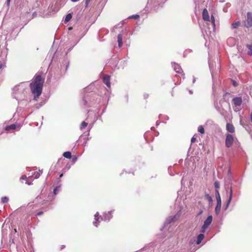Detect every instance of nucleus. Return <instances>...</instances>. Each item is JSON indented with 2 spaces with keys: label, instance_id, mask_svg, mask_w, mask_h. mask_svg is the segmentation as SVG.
Instances as JSON below:
<instances>
[{
  "label": "nucleus",
  "instance_id": "22",
  "mask_svg": "<svg viewBox=\"0 0 252 252\" xmlns=\"http://www.w3.org/2000/svg\"><path fill=\"white\" fill-rule=\"evenodd\" d=\"M94 219L95 220V221H94V225L96 226V227H97V221H98V213H97L95 215H94Z\"/></svg>",
  "mask_w": 252,
  "mask_h": 252
},
{
  "label": "nucleus",
  "instance_id": "31",
  "mask_svg": "<svg viewBox=\"0 0 252 252\" xmlns=\"http://www.w3.org/2000/svg\"><path fill=\"white\" fill-rule=\"evenodd\" d=\"M43 214V212H38L37 214V215L38 216H39V215H41Z\"/></svg>",
  "mask_w": 252,
  "mask_h": 252
},
{
  "label": "nucleus",
  "instance_id": "15",
  "mask_svg": "<svg viewBox=\"0 0 252 252\" xmlns=\"http://www.w3.org/2000/svg\"><path fill=\"white\" fill-rule=\"evenodd\" d=\"M72 16L71 13L67 14L64 20V23H67V22H68L70 20V19L72 18Z\"/></svg>",
  "mask_w": 252,
  "mask_h": 252
},
{
  "label": "nucleus",
  "instance_id": "39",
  "mask_svg": "<svg viewBox=\"0 0 252 252\" xmlns=\"http://www.w3.org/2000/svg\"><path fill=\"white\" fill-rule=\"evenodd\" d=\"M202 211H201L200 212L199 214H202Z\"/></svg>",
  "mask_w": 252,
  "mask_h": 252
},
{
  "label": "nucleus",
  "instance_id": "26",
  "mask_svg": "<svg viewBox=\"0 0 252 252\" xmlns=\"http://www.w3.org/2000/svg\"><path fill=\"white\" fill-rule=\"evenodd\" d=\"M211 21H212V23L213 24V25H214V26H215V17H214V16L213 15H211Z\"/></svg>",
  "mask_w": 252,
  "mask_h": 252
},
{
  "label": "nucleus",
  "instance_id": "6",
  "mask_svg": "<svg viewBox=\"0 0 252 252\" xmlns=\"http://www.w3.org/2000/svg\"><path fill=\"white\" fill-rule=\"evenodd\" d=\"M232 101L235 106H240L242 103V99L241 97H236L233 98Z\"/></svg>",
  "mask_w": 252,
  "mask_h": 252
},
{
  "label": "nucleus",
  "instance_id": "13",
  "mask_svg": "<svg viewBox=\"0 0 252 252\" xmlns=\"http://www.w3.org/2000/svg\"><path fill=\"white\" fill-rule=\"evenodd\" d=\"M204 234H200L199 235H198L197 238L196 244H199L201 242L202 240L204 239Z\"/></svg>",
  "mask_w": 252,
  "mask_h": 252
},
{
  "label": "nucleus",
  "instance_id": "5",
  "mask_svg": "<svg viewBox=\"0 0 252 252\" xmlns=\"http://www.w3.org/2000/svg\"><path fill=\"white\" fill-rule=\"evenodd\" d=\"M226 129L227 131L230 133H233L235 132V128L233 124L230 123H227L226 125Z\"/></svg>",
  "mask_w": 252,
  "mask_h": 252
},
{
  "label": "nucleus",
  "instance_id": "28",
  "mask_svg": "<svg viewBox=\"0 0 252 252\" xmlns=\"http://www.w3.org/2000/svg\"><path fill=\"white\" fill-rule=\"evenodd\" d=\"M139 17V16L138 15H133L131 17H129V18H135V19H137Z\"/></svg>",
  "mask_w": 252,
  "mask_h": 252
},
{
  "label": "nucleus",
  "instance_id": "32",
  "mask_svg": "<svg viewBox=\"0 0 252 252\" xmlns=\"http://www.w3.org/2000/svg\"><path fill=\"white\" fill-rule=\"evenodd\" d=\"M90 0H86V3L88 4L90 1Z\"/></svg>",
  "mask_w": 252,
  "mask_h": 252
},
{
  "label": "nucleus",
  "instance_id": "27",
  "mask_svg": "<svg viewBox=\"0 0 252 252\" xmlns=\"http://www.w3.org/2000/svg\"><path fill=\"white\" fill-rule=\"evenodd\" d=\"M214 186L215 188L219 189L220 188V185L218 182L216 181L214 183Z\"/></svg>",
  "mask_w": 252,
  "mask_h": 252
},
{
  "label": "nucleus",
  "instance_id": "38",
  "mask_svg": "<svg viewBox=\"0 0 252 252\" xmlns=\"http://www.w3.org/2000/svg\"><path fill=\"white\" fill-rule=\"evenodd\" d=\"M10 0H7V3H9L10 2Z\"/></svg>",
  "mask_w": 252,
  "mask_h": 252
},
{
  "label": "nucleus",
  "instance_id": "2",
  "mask_svg": "<svg viewBox=\"0 0 252 252\" xmlns=\"http://www.w3.org/2000/svg\"><path fill=\"white\" fill-rule=\"evenodd\" d=\"M234 142V137L231 134H226L225 136V145L227 148L231 147Z\"/></svg>",
  "mask_w": 252,
  "mask_h": 252
},
{
  "label": "nucleus",
  "instance_id": "10",
  "mask_svg": "<svg viewBox=\"0 0 252 252\" xmlns=\"http://www.w3.org/2000/svg\"><path fill=\"white\" fill-rule=\"evenodd\" d=\"M232 193H233L232 189L231 188H230V195H229V199H228V201L227 202V203L226 204L225 207V210H226L227 209V208L228 207V206L229 205V204H230V202L231 201L232 197Z\"/></svg>",
  "mask_w": 252,
  "mask_h": 252
},
{
  "label": "nucleus",
  "instance_id": "34",
  "mask_svg": "<svg viewBox=\"0 0 252 252\" xmlns=\"http://www.w3.org/2000/svg\"><path fill=\"white\" fill-rule=\"evenodd\" d=\"M233 84V85H234V86H236L237 85H236V83L235 82H234Z\"/></svg>",
  "mask_w": 252,
  "mask_h": 252
},
{
  "label": "nucleus",
  "instance_id": "12",
  "mask_svg": "<svg viewBox=\"0 0 252 252\" xmlns=\"http://www.w3.org/2000/svg\"><path fill=\"white\" fill-rule=\"evenodd\" d=\"M118 42L119 46L121 47L123 45V35L122 34H119L118 35Z\"/></svg>",
  "mask_w": 252,
  "mask_h": 252
},
{
  "label": "nucleus",
  "instance_id": "21",
  "mask_svg": "<svg viewBox=\"0 0 252 252\" xmlns=\"http://www.w3.org/2000/svg\"><path fill=\"white\" fill-rule=\"evenodd\" d=\"M1 201L3 204L7 203L9 201V199L7 197L4 196V197H2L1 198Z\"/></svg>",
  "mask_w": 252,
  "mask_h": 252
},
{
  "label": "nucleus",
  "instance_id": "36",
  "mask_svg": "<svg viewBox=\"0 0 252 252\" xmlns=\"http://www.w3.org/2000/svg\"><path fill=\"white\" fill-rule=\"evenodd\" d=\"M64 247H65V246H63H63H62V247H61V249H63V248H64Z\"/></svg>",
  "mask_w": 252,
  "mask_h": 252
},
{
  "label": "nucleus",
  "instance_id": "25",
  "mask_svg": "<svg viewBox=\"0 0 252 252\" xmlns=\"http://www.w3.org/2000/svg\"><path fill=\"white\" fill-rule=\"evenodd\" d=\"M33 176L35 179H37L40 177V173L38 172H35Z\"/></svg>",
  "mask_w": 252,
  "mask_h": 252
},
{
  "label": "nucleus",
  "instance_id": "23",
  "mask_svg": "<svg viewBox=\"0 0 252 252\" xmlns=\"http://www.w3.org/2000/svg\"><path fill=\"white\" fill-rule=\"evenodd\" d=\"M247 48L249 49L248 54L250 56H252V44L248 45Z\"/></svg>",
  "mask_w": 252,
  "mask_h": 252
},
{
  "label": "nucleus",
  "instance_id": "41",
  "mask_svg": "<svg viewBox=\"0 0 252 252\" xmlns=\"http://www.w3.org/2000/svg\"><path fill=\"white\" fill-rule=\"evenodd\" d=\"M62 176H63V174H62L60 175V177H62Z\"/></svg>",
  "mask_w": 252,
  "mask_h": 252
},
{
  "label": "nucleus",
  "instance_id": "20",
  "mask_svg": "<svg viewBox=\"0 0 252 252\" xmlns=\"http://www.w3.org/2000/svg\"><path fill=\"white\" fill-rule=\"evenodd\" d=\"M198 131L201 134H203L205 132L204 128L203 126H200L198 127Z\"/></svg>",
  "mask_w": 252,
  "mask_h": 252
},
{
  "label": "nucleus",
  "instance_id": "8",
  "mask_svg": "<svg viewBox=\"0 0 252 252\" xmlns=\"http://www.w3.org/2000/svg\"><path fill=\"white\" fill-rule=\"evenodd\" d=\"M103 81L107 87L110 88V76L109 75H104L103 77Z\"/></svg>",
  "mask_w": 252,
  "mask_h": 252
},
{
  "label": "nucleus",
  "instance_id": "3",
  "mask_svg": "<svg viewBox=\"0 0 252 252\" xmlns=\"http://www.w3.org/2000/svg\"><path fill=\"white\" fill-rule=\"evenodd\" d=\"M213 217L212 216H209L206 219V220L204 221V224L201 227V232L202 233L205 232L206 229L208 227V226L211 224L212 222Z\"/></svg>",
  "mask_w": 252,
  "mask_h": 252
},
{
  "label": "nucleus",
  "instance_id": "1",
  "mask_svg": "<svg viewBox=\"0 0 252 252\" xmlns=\"http://www.w3.org/2000/svg\"><path fill=\"white\" fill-rule=\"evenodd\" d=\"M44 82V79L42 77L41 75L35 74L32 82L30 85V89L34 99L36 100L41 95Z\"/></svg>",
  "mask_w": 252,
  "mask_h": 252
},
{
  "label": "nucleus",
  "instance_id": "37",
  "mask_svg": "<svg viewBox=\"0 0 252 252\" xmlns=\"http://www.w3.org/2000/svg\"><path fill=\"white\" fill-rule=\"evenodd\" d=\"M2 67V65L1 64H0V68H1Z\"/></svg>",
  "mask_w": 252,
  "mask_h": 252
},
{
  "label": "nucleus",
  "instance_id": "18",
  "mask_svg": "<svg viewBox=\"0 0 252 252\" xmlns=\"http://www.w3.org/2000/svg\"><path fill=\"white\" fill-rule=\"evenodd\" d=\"M240 25V22L239 21L235 22L232 24L231 27L233 29H236Z\"/></svg>",
  "mask_w": 252,
  "mask_h": 252
},
{
  "label": "nucleus",
  "instance_id": "35",
  "mask_svg": "<svg viewBox=\"0 0 252 252\" xmlns=\"http://www.w3.org/2000/svg\"><path fill=\"white\" fill-rule=\"evenodd\" d=\"M57 189V188H56V189H54V193H56V191Z\"/></svg>",
  "mask_w": 252,
  "mask_h": 252
},
{
  "label": "nucleus",
  "instance_id": "4",
  "mask_svg": "<svg viewBox=\"0 0 252 252\" xmlns=\"http://www.w3.org/2000/svg\"><path fill=\"white\" fill-rule=\"evenodd\" d=\"M247 18L245 21H244V26L247 28H250L252 27V13L251 12H248L247 14Z\"/></svg>",
  "mask_w": 252,
  "mask_h": 252
},
{
  "label": "nucleus",
  "instance_id": "17",
  "mask_svg": "<svg viewBox=\"0 0 252 252\" xmlns=\"http://www.w3.org/2000/svg\"><path fill=\"white\" fill-rule=\"evenodd\" d=\"M205 198L207 200L209 203H212L213 202V199L212 197L209 194H205Z\"/></svg>",
  "mask_w": 252,
  "mask_h": 252
},
{
  "label": "nucleus",
  "instance_id": "40",
  "mask_svg": "<svg viewBox=\"0 0 252 252\" xmlns=\"http://www.w3.org/2000/svg\"><path fill=\"white\" fill-rule=\"evenodd\" d=\"M26 184H28V185H30L31 184L30 183H28L27 182H26Z\"/></svg>",
  "mask_w": 252,
  "mask_h": 252
},
{
  "label": "nucleus",
  "instance_id": "33",
  "mask_svg": "<svg viewBox=\"0 0 252 252\" xmlns=\"http://www.w3.org/2000/svg\"><path fill=\"white\" fill-rule=\"evenodd\" d=\"M127 174L126 172H124L122 173V175H126Z\"/></svg>",
  "mask_w": 252,
  "mask_h": 252
},
{
  "label": "nucleus",
  "instance_id": "24",
  "mask_svg": "<svg viewBox=\"0 0 252 252\" xmlns=\"http://www.w3.org/2000/svg\"><path fill=\"white\" fill-rule=\"evenodd\" d=\"M88 126V123L85 122H83L80 126L81 129L85 128Z\"/></svg>",
  "mask_w": 252,
  "mask_h": 252
},
{
  "label": "nucleus",
  "instance_id": "11",
  "mask_svg": "<svg viewBox=\"0 0 252 252\" xmlns=\"http://www.w3.org/2000/svg\"><path fill=\"white\" fill-rule=\"evenodd\" d=\"M221 207V203L217 202V205L215 208V212L217 214L220 213Z\"/></svg>",
  "mask_w": 252,
  "mask_h": 252
},
{
  "label": "nucleus",
  "instance_id": "29",
  "mask_svg": "<svg viewBox=\"0 0 252 252\" xmlns=\"http://www.w3.org/2000/svg\"><path fill=\"white\" fill-rule=\"evenodd\" d=\"M196 141V138L194 137H192L191 139V143H194Z\"/></svg>",
  "mask_w": 252,
  "mask_h": 252
},
{
  "label": "nucleus",
  "instance_id": "7",
  "mask_svg": "<svg viewBox=\"0 0 252 252\" xmlns=\"http://www.w3.org/2000/svg\"><path fill=\"white\" fill-rule=\"evenodd\" d=\"M202 18L205 21H210V17L207 9H203L202 12Z\"/></svg>",
  "mask_w": 252,
  "mask_h": 252
},
{
  "label": "nucleus",
  "instance_id": "30",
  "mask_svg": "<svg viewBox=\"0 0 252 252\" xmlns=\"http://www.w3.org/2000/svg\"><path fill=\"white\" fill-rule=\"evenodd\" d=\"M27 179V177L25 175H23L21 177V179L26 180Z\"/></svg>",
  "mask_w": 252,
  "mask_h": 252
},
{
  "label": "nucleus",
  "instance_id": "19",
  "mask_svg": "<svg viewBox=\"0 0 252 252\" xmlns=\"http://www.w3.org/2000/svg\"><path fill=\"white\" fill-rule=\"evenodd\" d=\"M16 128V126L14 124L11 125L10 126H8L6 127L5 129L6 130H9L10 129H14Z\"/></svg>",
  "mask_w": 252,
  "mask_h": 252
},
{
  "label": "nucleus",
  "instance_id": "16",
  "mask_svg": "<svg viewBox=\"0 0 252 252\" xmlns=\"http://www.w3.org/2000/svg\"><path fill=\"white\" fill-rule=\"evenodd\" d=\"M63 156L68 159L71 158V154L70 152H65L63 154Z\"/></svg>",
  "mask_w": 252,
  "mask_h": 252
},
{
  "label": "nucleus",
  "instance_id": "9",
  "mask_svg": "<svg viewBox=\"0 0 252 252\" xmlns=\"http://www.w3.org/2000/svg\"><path fill=\"white\" fill-rule=\"evenodd\" d=\"M173 66L174 67V69L175 71L177 73H180V74L182 73V68L181 67V66L180 65H179L177 63H174Z\"/></svg>",
  "mask_w": 252,
  "mask_h": 252
},
{
  "label": "nucleus",
  "instance_id": "14",
  "mask_svg": "<svg viewBox=\"0 0 252 252\" xmlns=\"http://www.w3.org/2000/svg\"><path fill=\"white\" fill-rule=\"evenodd\" d=\"M216 197L217 202L221 203L220 194L218 190H216Z\"/></svg>",
  "mask_w": 252,
  "mask_h": 252
}]
</instances>
